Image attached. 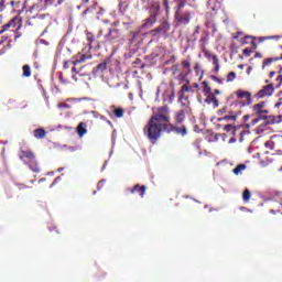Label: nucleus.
<instances>
[{"label":"nucleus","mask_w":282,"mask_h":282,"mask_svg":"<svg viewBox=\"0 0 282 282\" xmlns=\"http://www.w3.org/2000/svg\"><path fill=\"white\" fill-rule=\"evenodd\" d=\"M167 129V123H159L153 117H151L148 124L143 128V133L150 140V143L155 144L162 137V131Z\"/></svg>","instance_id":"1"},{"label":"nucleus","mask_w":282,"mask_h":282,"mask_svg":"<svg viewBox=\"0 0 282 282\" xmlns=\"http://www.w3.org/2000/svg\"><path fill=\"white\" fill-rule=\"evenodd\" d=\"M91 55H82L79 58L74 59V66L72 67V78L74 83H79V80H83L84 77H88L89 73L83 72L84 66H82L83 63H85L87 59H91Z\"/></svg>","instance_id":"2"},{"label":"nucleus","mask_w":282,"mask_h":282,"mask_svg":"<svg viewBox=\"0 0 282 282\" xmlns=\"http://www.w3.org/2000/svg\"><path fill=\"white\" fill-rule=\"evenodd\" d=\"M193 11L189 10H176L174 14V26L180 29V26H186L191 23L193 19Z\"/></svg>","instance_id":"3"},{"label":"nucleus","mask_w":282,"mask_h":282,"mask_svg":"<svg viewBox=\"0 0 282 282\" xmlns=\"http://www.w3.org/2000/svg\"><path fill=\"white\" fill-rule=\"evenodd\" d=\"M20 160L23 161L33 171V173H40V166L35 154L31 150H22L20 154Z\"/></svg>","instance_id":"4"},{"label":"nucleus","mask_w":282,"mask_h":282,"mask_svg":"<svg viewBox=\"0 0 282 282\" xmlns=\"http://www.w3.org/2000/svg\"><path fill=\"white\" fill-rule=\"evenodd\" d=\"M238 101H235L230 106H224V108L218 111V115L224 116L228 113V116L223 117V120L236 121L237 117L241 113L238 109Z\"/></svg>","instance_id":"5"},{"label":"nucleus","mask_w":282,"mask_h":282,"mask_svg":"<svg viewBox=\"0 0 282 282\" xmlns=\"http://www.w3.org/2000/svg\"><path fill=\"white\" fill-rule=\"evenodd\" d=\"M152 117L159 123L165 122L166 124H169L171 120V112H170L169 105H163L156 108V111Z\"/></svg>","instance_id":"6"},{"label":"nucleus","mask_w":282,"mask_h":282,"mask_svg":"<svg viewBox=\"0 0 282 282\" xmlns=\"http://www.w3.org/2000/svg\"><path fill=\"white\" fill-rule=\"evenodd\" d=\"M119 23V21L113 22V24L108 29V33L105 34V41L108 42V44H116V42L121 37V32L117 29Z\"/></svg>","instance_id":"7"},{"label":"nucleus","mask_w":282,"mask_h":282,"mask_svg":"<svg viewBox=\"0 0 282 282\" xmlns=\"http://www.w3.org/2000/svg\"><path fill=\"white\" fill-rule=\"evenodd\" d=\"M171 26V22L164 20L159 26L152 29L151 33L153 36H162L163 39H169Z\"/></svg>","instance_id":"8"},{"label":"nucleus","mask_w":282,"mask_h":282,"mask_svg":"<svg viewBox=\"0 0 282 282\" xmlns=\"http://www.w3.org/2000/svg\"><path fill=\"white\" fill-rule=\"evenodd\" d=\"M183 108L174 112L175 124H183L186 121V116L188 115L189 107L188 104L182 102Z\"/></svg>","instance_id":"9"},{"label":"nucleus","mask_w":282,"mask_h":282,"mask_svg":"<svg viewBox=\"0 0 282 282\" xmlns=\"http://www.w3.org/2000/svg\"><path fill=\"white\" fill-rule=\"evenodd\" d=\"M149 14L154 17L156 20L162 14V6L160 1H151L148 7Z\"/></svg>","instance_id":"10"},{"label":"nucleus","mask_w":282,"mask_h":282,"mask_svg":"<svg viewBox=\"0 0 282 282\" xmlns=\"http://www.w3.org/2000/svg\"><path fill=\"white\" fill-rule=\"evenodd\" d=\"M252 111L256 116L264 119L265 115H269L270 111L265 109V101L258 102L252 106Z\"/></svg>","instance_id":"11"},{"label":"nucleus","mask_w":282,"mask_h":282,"mask_svg":"<svg viewBox=\"0 0 282 282\" xmlns=\"http://www.w3.org/2000/svg\"><path fill=\"white\" fill-rule=\"evenodd\" d=\"M235 94L238 99H246L245 102H242V106H251L252 105V94L249 93V90L238 89V90H236Z\"/></svg>","instance_id":"12"},{"label":"nucleus","mask_w":282,"mask_h":282,"mask_svg":"<svg viewBox=\"0 0 282 282\" xmlns=\"http://www.w3.org/2000/svg\"><path fill=\"white\" fill-rule=\"evenodd\" d=\"M169 132H175L176 135L186 137L187 135V127L185 124L174 126L172 123L167 124Z\"/></svg>","instance_id":"13"},{"label":"nucleus","mask_w":282,"mask_h":282,"mask_svg":"<svg viewBox=\"0 0 282 282\" xmlns=\"http://www.w3.org/2000/svg\"><path fill=\"white\" fill-rule=\"evenodd\" d=\"M275 88L273 86L272 83H270L267 86H263L258 94L256 95L258 99H263L265 98V96H272V94L274 93Z\"/></svg>","instance_id":"14"},{"label":"nucleus","mask_w":282,"mask_h":282,"mask_svg":"<svg viewBox=\"0 0 282 282\" xmlns=\"http://www.w3.org/2000/svg\"><path fill=\"white\" fill-rule=\"evenodd\" d=\"M97 2H93V6L83 7L84 11L80 13V17L84 21H88L89 19L94 18V12L96 10Z\"/></svg>","instance_id":"15"},{"label":"nucleus","mask_w":282,"mask_h":282,"mask_svg":"<svg viewBox=\"0 0 282 282\" xmlns=\"http://www.w3.org/2000/svg\"><path fill=\"white\" fill-rule=\"evenodd\" d=\"M86 41L88 42L89 50H93L94 47H100V43L97 41V37L93 32L86 31Z\"/></svg>","instance_id":"16"},{"label":"nucleus","mask_w":282,"mask_h":282,"mask_svg":"<svg viewBox=\"0 0 282 282\" xmlns=\"http://www.w3.org/2000/svg\"><path fill=\"white\" fill-rule=\"evenodd\" d=\"M147 189H148V187H147L145 185L137 184V185H134L133 187L129 188V192H130L131 194L138 193L141 198H144V195H145V193H147Z\"/></svg>","instance_id":"17"},{"label":"nucleus","mask_w":282,"mask_h":282,"mask_svg":"<svg viewBox=\"0 0 282 282\" xmlns=\"http://www.w3.org/2000/svg\"><path fill=\"white\" fill-rule=\"evenodd\" d=\"M156 22H158L156 18H154L151 14H149V17L143 20V24L141 25V29L142 30L152 29V26H154Z\"/></svg>","instance_id":"18"},{"label":"nucleus","mask_w":282,"mask_h":282,"mask_svg":"<svg viewBox=\"0 0 282 282\" xmlns=\"http://www.w3.org/2000/svg\"><path fill=\"white\" fill-rule=\"evenodd\" d=\"M175 99V90H165L163 94V102H166V106L172 105Z\"/></svg>","instance_id":"19"},{"label":"nucleus","mask_w":282,"mask_h":282,"mask_svg":"<svg viewBox=\"0 0 282 282\" xmlns=\"http://www.w3.org/2000/svg\"><path fill=\"white\" fill-rule=\"evenodd\" d=\"M206 98H205V102L207 105H213L214 108H218L219 107V100L218 98L215 96V94L213 93H209L207 95H205Z\"/></svg>","instance_id":"20"},{"label":"nucleus","mask_w":282,"mask_h":282,"mask_svg":"<svg viewBox=\"0 0 282 282\" xmlns=\"http://www.w3.org/2000/svg\"><path fill=\"white\" fill-rule=\"evenodd\" d=\"M280 48L282 50V45L280 46ZM279 61H282V53L280 56L264 58L262 61V69H265V67H270V65H272V63H275Z\"/></svg>","instance_id":"21"},{"label":"nucleus","mask_w":282,"mask_h":282,"mask_svg":"<svg viewBox=\"0 0 282 282\" xmlns=\"http://www.w3.org/2000/svg\"><path fill=\"white\" fill-rule=\"evenodd\" d=\"M109 62L105 61L93 68L94 75H101L108 68Z\"/></svg>","instance_id":"22"},{"label":"nucleus","mask_w":282,"mask_h":282,"mask_svg":"<svg viewBox=\"0 0 282 282\" xmlns=\"http://www.w3.org/2000/svg\"><path fill=\"white\" fill-rule=\"evenodd\" d=\"M47 135V132L44 130V128H36L33 130V137L37 140H42Z\"/></svg>","instance_id":"23"},{"label":"nucleus","mask_w":282,"mask_h":282,"mask_svg":"<svg viewBox=\"0 0 282 282\" xmlns=\"http://www.w3.org/2000/svg\"><path fill=\"white\" fill-rule=\"evenodd\" d=\"M250 41L253 50L258 48V43L256 42V36L252 35H246L242 40V44H248V42Z\"/></svg>","instance_id":"24"},{"label":"nucleus","mask_w":282,"mask_h":282,"mask_svg":"<svg viewBox=\"0 0 282 282\" xmlns=\"http://www.w3.org/2000/svg\"><path fill=\"white\" fill-rule=\"evenodd\" d=\"M87 132H88L87 124L84 123V121H80L77 127V133H78L79 138H83L84 135H86Z\"/></svg>","instance_id":"25"},{"label":"nucleus","mask_w":282,"mask_h":282,"mask_svg":"<svg viewBox=\"0 0 282 282\" xmlns=\"http://www.w3.org/2000/svg\"><path fill=\"white\" fill-rule=\"evenodd\" d=\"M111 111L115 117L122 118L124 116V109L122 108H116L115 105L111 106Z\"/></svg>","instance_id":"26"},{"label":"nucleus","mask_w":282,"mask_h":282,"mask_svg":"<svg viewBox=\"0 0 282 282\" xmlns=\"http://www.w3.org/2000/svg\"><path fill=\"white\" fill-rule=\"evenodd\" d=\"M263 121H264V126L275 124L276 118L274 116L264 115Z\"/></svg>","instance_id":"27"},{"label":"nucleus","mask_w":282,"mask_h":282,"mask_svg":"<svg viewBox=\"0 0 282 282\" xmlns=\"http://www.w3.org/2000/svg\"><path fill=\"white\" fill-rule=\"evenodd\" d=\"M174 2H175L174 10L180 11L186 7L187 0H174Z\"/></svg>","instance_id":"28"},{"label":"nucleus","mask_w":282,"mask_h":282,"mask_svg":"<svg viewBox=\"0 0 282 282\" xmlns=\"http://www.w3.org/2000/svg\"><path fill=\"white\" fill-rule=\"evenodd\" d=\"M237 133H239L240 138H239V142L242 143L245 141V135L247 133L246 131V127L245 126H239Z\"/></svg>","instance_id":"29"},{"label":"nucleus","mask_w":282,"mask_h":282,"mask_svg":"<svg viewBox=\"0 0 282 282\" xmlns=\"http://www.w3.org/2000/svg\"><path fill=\"white\" fill-rule=\"evenodd\" d=\"M212 63H213V65L215 66L214 73H215V74H218L219 68H220V66H219V57H218L217 55L212 56Z\"/></svg>","instance_id":"30"},{"label":"nucleus","mask_w":282,"mask_h":282,"mask_svg":"<svg viewBox=\"0 0 282 282\" xmlns=\"http://www.w3.org/2000/svg\"><path fill=\"white\" fill-rule=\"evenodd\" d=\"M224 131H226V132H231L232 131L234 135L236 137L238 131H239V128L232 127V124H226L224 127Z\"/></svg>","instance_id":"31"},{"label":"nucleus","mask_w":282,"mask_h":282,"mask_svg":"<svg viewBox=\"0 0 282 282\" xmlns=\"http://www.w3.org/2000/svg\"><path fill=\"white\" fill-rule=\"evenodd\" d=\"M140 34V31L137 30V31H131L129 34H128V40L130 42V44H133V42L135 41V37L139 36Z\"/></svg>","instance_id":"32"},{"label":"nucleus","mask_w":282,"mask_h":282,"mask_svg":"<svg viewBox=\"0 0 282 282\" xmlns=\"http://www.w3.org/2000/svg\"><path fill=\"white\" fill-rule=\"evenodd\" d=\"M202 85H203V94L205 96L212 94V87L208 86V82L207 80H203Z\"/></svg>","instance_id":"33"},{"label":"nucleus","mask_w":282,"mask_h":282,"mask_svg":"<svg viewBox=\"0 0 282 282\" xmlns=\"http://www.w3.org/2000/svg\"><path fill=\"white\" fill-rule=\"evenodd\" d=\"M185 101H188V96L185 94V90H183V88H181L180 93H178V101H181V105L182 102Z\"/></svg>","instance_id":"34"},{"label":"nucleus","mask_w":282,"mask_h":282,"mask_svg":"<svg viewBox=\"0 0 282 282\" xmlns=\"http://www.w3.org/2000/svg\"><path fill=\"white\" fill-rule=\"evenodd\" d=\"M23 76L29 78L31 77V66L29 64L22 66Z\"/></svg>","instance_id":"35"},{"label":"nucleus","mask_w":282,"mask_h":282,"mask_svg":"<svg viewBox=\"0 0 282 282\" xmlns=\"http://www.w3.org/2000/svg\"><path fill=\"white\" fill-rule=\"evenodd\" d=\"M182 65H183V68L187 69V72H186L187 75L192 74V67H191L189 59H183Z\"/></svg>","instance_id":"36"},{"label":"nucleus","mask_w":282,"mask_h":282,"mask_svg":"<svg viewBox=\"0 0 282 282\" xmlns=\"http://www.w3.org/2000/svg\"><path fill=\"white\" fill-rule=\"evenodd\" d=\"M252 195H251V192L250 189L246 188L242 193V199L245 202H249L251 199Z\"/></svg>","instance_id":"37"},{"label":"nucleus","mask_w":282,"mask_h":282,"mask_svg":"<svg viewBox=\"0 0 282 282\" xmlns=\"http://www.w3.org/2000/svg\"><path fill=\"white\" fill-rule=\"evenodd\" d=\"M202 50H203L204 56L207 57V59L209 61L213 59V56H216V55H213V53L208 51L206 46H203Z\"/></svg>","instance_id":"38"},{"label":"nucleus","mask_w":282,"mask_h":282,"mask_svg":"<svg viewBox=\"0 0 282 282\" xmlns=\"http://www.w3.org/2000/svg\"><path fill=\"white\" fill-rule=\"evenodd\" d=\"M265 128H267V124H265V121H263L262 124L256 128V133L260 135V133H263L265 131Z\"/></svg>","instance_id":"39"},{"label":"nucleus","mask_w":282,"mask_h":282,"mask_svg":"<svg viewBox=\"0 0 282 282\" xmlns=\"http://www.w3.org/2000/svg\"><path fill=\"white\" fill-rule=\"evenodd\" d=\"M243 170H246V164H238L234 170V174L239 175V173H241Z\"/></svg>","instance_id":"40"},{"label":"nucleus","mask_w":282,"mask_h":282,"mask_svg":"<svg viewBox=\"0 0 282 282\" xmlns=\"http://www.w3.org/2000/svg\"><path fill=\"white\" fill-rule=\"evenodd\" d=\"M237 78V74L235 72H230L227 75V83H232Z\"/></svg>","instance_id":"41"},{"label":"nucleus","mask_w":282,"mask_h":282,"mask_svg":"<svg viewBox=\"0 0 282 282\" xmlns=\"http://www.w3.org/2000/svg\"><path fill=\"white\" fill-rule=\"evenodd\" d=\"M11 42H12V41H9L8 44H7V46H4V47H2V48L0 50V56L3 55V54H6V53L8 52V48H12Z\"/></svg>","instance_id":"42"},{"label":"nucleus","mask_w":282,"mask_h":282,"mask_svg":"<svg viewBox=\"0 0 282 282\" xmlns=\"http://www.w3.org/2000/svg\"><path fill=\"white\" fill-rule=\"evenodd\" d=\"M70 67L72 68L75 67V61L72 62L70 59H68L67 62L64 63V68L69 69Z\"/></svg>","instance_id":"43"},{"label":"nucleus","mask_w":282,"mask_h":282,"mask_svg":"<svg viewBox=\"0 0 282 282\" xmlns=\"http://www.w3.org/2000/svg\"><path fill=\"white\" fill-rule=\"evenodd\" d=\"M182 88H183V91L185 93H194L193 86L183 85Z\"/></svg>","instance_id":"44"},{"label":"nucleus","mask_w":282,"mask_h":282,"mask_svg":"<svg viewBox=\"0 0 282 282\" xmlns=\"http://www.w3.org/2000/svg\"><path fill=\"white\" fill-rule=\"evenodd\" d=\"M10 6L13 8V10H18L21 6L20 1H11Z\"/></svg>","instance_id":"45"},{"label":"nucleus","mask_w":282,"mask_h":282,"mask_svg":"<svg viewBox=\"0 0 282 282\" xmlns=\"http://www.w3.org/2000/svg\"><path fill=\"white\" fill-rule=\"evenodd\" d=\"M89 0H82L80 4L77 6V9L80 10L83 8L88 7Z\"/></svg>","instance_id":"46"},{"label":"nucleus","mask_w":282,"mask_h":282,"mask_svg":"<svg viewBox=\"0 0 282 282\" xmlns=\"http://www.w3.org/2000/svg\"><path fill=\"white\" fill-rule=\"evenodd\" d=\"M260 121H263L262 117L257 116L254 119L251 120V124L256 126L258 124Z\"/></svg>","instance_id":"47"},{"label":"nucleus","mask_w":282,"mask_h":282,"mask_svg":"<svg viewBox=\"0 0 282 282\" xmlns=\"http://www.w3.org/2000/svg\"><path fill=\"white\" fill-rule=\"evenodd\" d=\"M58 75H59V82H61V84H64V85L69 84V80H68V79H65V78L63 77V73H58Z\"/></svg>","instance_id":"48"},{"label":"nucleus","mask_w":282,"mask_h":282,"mask_svg":"<svg viewBox=\"0 0 282 282\" xmlns=\"http://www.w3.org/2000/svg\"><path fill=\"white\" fill-rule=\"evenodd\" d=\"M213 80H215V83L223 85L224 84V79L216 77V75H212L210 77Z\"/></svg>","instance_id":"49"},{"label":"nucleus","mask_w":282,"mask_h":282,"mask_svg":"<svg viewBox=\"0 0 282 282\" xmlns=\"http://www.w3.org/2000/svg\"><path fill=\"white\" fill-rule=\"evenodd\" d=\"M199 33H200V25H196L195 31L193 33V37H195L196 40Z\"/></svg>","instance_id":"50"},{"label":"nucleus","mask_w":282,"mask_h":282,"mask_svg":"<svg viewBox=\"0 0 282 282\" xmlns=\"http://www.w3.org/2000/svg\"><path fill=\"white\" fill-rule=\"evenodd\" d=\"M242 54H243L245 56L249 57V56H251V54H252V50H251V48H245V50L242 51Z\"/></svg>","instance_id":"51"},{"label":"nucleus","mask_w":282,"mask_h":282,"mask_svg":"<svg viewBox=\"0 0 282 282\" xmlns=\"http://www.w3.org/2000/svg\"><path fill=\"white\" fill-rule=\"evenodd\" d=\"M272 39H274V36H259V43L261 44L262 42L267 40H272Z\"/></svg>","instance_id":"52"},{"label":"nucleus","mask_w":282,"mask_h":282,"mask_svg":"<svg viewBox=\"0 0 282 282\" xmlns=\"http://www.w3.org/2000/svg\"><path fill=\"white\" fill-rule=\"evenodd\" d=\"M6 194H7L8 199H12L13 195H12V189L11 188H7Z\"/></svg>","instance_id":"53"},{"label":"nucleus","mask_w":282,"mask_h":282,"mask_svg":"<svg viewBox=\"0 0 282 282\" xmlns=\"http://www.w3.org/2000/svg\"><path fill=\"white\" fill-rule=\"evenodd\" d=\"M54 1H55V0H45V1H44V7L47 8V7L53 6Z\"/></svg>","instance_id":"54"},{"label":"nucleus","mask_w":282,"mask_h":282,"mask_svg":"<svg viewBox=\"0 0 282 282\" xmlns=\"http://www.w3.org/2000/svg\"><path fill=\"white\" fill-rule=\"evenodd\" d=\"M163 7H164L165 11L169 12V10H170L169 0H163Z\"/></svg>","instance_id":"55"},{"label":"nucleus","mask_w":282,"mask_h":282,"mask_svg":"<svg viewBox=\"0 0 282 282\" xmlns=\"http://www.w3.org/2000/svg\"><path fill=\"white\" fill-rule=\"evenodd\" d=\"M61 180H62L61 176L54 178V181H53V183H52V185H51V188H53V186H55L58 182H61Z\"/></svg>","instance_id":"56"},{"label":"nucleus","mask_w":282,"mask_h":282,"mask_svg":"<svg viewBox=\"0 0 282 282\" xmlns=\"http://www.w3.org/2000/svg\"><path fill=\"white\" fill-rule=\"evenodd\" d=\"M276 82H278L276 87L282 86V75H278V77H276Z\"/></svg>","instance_id":"57"},{"label":"nucleus","mask_w":282,"mask_h":282,"mask_svg":"<svg viewBox=\"0 0 282 282\" xmlns=\"http://www.w3.org/2000/svg\"><path fill=\"white\" fill-rule=\"evenodd\" d=\"M192 89H195L196 91H199L200 87H199L198 83H194L193 86H192Z\"/></svg>","instance_id":"58"},{"label":"nucleus","mask_w":282,"mask_h":282,"mask_svg":"<svg viewBox=\"0 0 282 282\" xmlns=\"http://www.w3.org/2000/svg\"><path fill=\"white\" fill-rule=\"evenodd\" d=\"M8 40V36H1L0 39V46H2L3 44H6V41Z\"/></svg>","instance_id":"59"},{"label":"nucleus","mask_w":282,"mask_h":282,"mask_svg":"<svg viewBox=\"0 0 282 282\" xmlns=\"http://www.w3.org/2000/svg\"><path fill=\"white\" fill-rule=\"evenodd\" d=\"M196 74H199L200 72V65L198 63L195 64V67H194Z\"/></svg>","instance_id":"60"},{"label":"nucleus","mask_w":282,"mask_h":282,"mask_svg":"<svg viewBox=\"0 0 282 282\" xmlns=\"http://www.w3.org/2000/svg\"><path fill=\"white\" fill-rule=\"evenodd\" d=\"M17 186L19 187V189H28L29 188V186L24 185V184H18Z\"/></svg>","instance_id":"61"},{"label":"nucleus","mask_w":282,"mask_h":282,"mask_svg":"<svg viewBox=\"0 0 282 282\" xmlns=\"http://www.w3.org/2000/svg\"><path fill=\"white\" fill-rule=\"evenodd\" d=\"M209 36L205 35L200 37V41L203 42V44H206V42L208 41Z\"/></svg>","instance_id":"62"},{"label":"nucleus","mask_w":282,"mask_h":282,"mask_svg":"<svg viewBox=\"0 0 282 282\" xmlns=\"http://www.w3.org/2000/svg\"><path fill=\"white\" fill-rule=\"evenodd\" d=\"M6 7V0H0V9L2 10Z\"/></svg>","instance_id":"63"},{"label":"nucleus","mask_w":282,"mask_h":282,"mask_svg":"<svg viewBox=\"0 0 282 282\" xmlns=\"http://www.w3.org/2000/svg\"><path fill=\"white\" fill-rule=\"evenodd\" d=\"M251 70H252V66H249V67L247 68V74H248V75H251Z\"/></svg>","instance_id":"64"}]
</instances>
